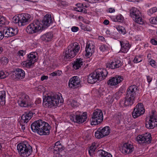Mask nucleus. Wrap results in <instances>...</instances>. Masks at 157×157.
Instances as JSON below:
<instances>
[{
	"label": "nucleus",
	"instance_id": "bf43d9fd",
	"mask_svg": "<svg viewBox=\"0 0 157 157\" xmlns=\"http://www.w3.org/2000/svg\"><path fill=\"white\" fill-rule=\"evenodd\" d=\"M5 36L4 33L2 31H0V40H2Z\"/></svg>",
	"mask_w": 157,
	"mask_h": 157
},
{
	"label": "nucleus",
	"instance_id": "423d86ee",
	"mask_svg": "<svg viewBox=\"0 0 157 157\" xmlns=\"http://www.w3.org/2000/svg\"><path fill=\"white\" fill-rule=\"evenodd\" d=\"M17 149L20 156L28 157L32 153V147L27 143L19 144L17 146Z\"/></svg>",
	"mask_w": 157,
	"mask_h": 157
},
{
	"label": "nucleus",
	"instance_id": "c03bdc74",
	"mask_svg": "<svg viewBox=\"0 0 157 157\" xmlns=\"http://www.w3.org/2000/svg\"><path fill=\"white\" fill-rule=\"evenodd\" d=\"M99 49L102 52H104L108 50V47L107 45L103 44L100 46Z\"/></svg>",
	"mask_w": 157,
	"mask_h": 157
},
{
	"label": "nucleus",
	"instance_id": "a18cd8bd",
	"mask_svg": "<svg viewBox=\"0 0 157 157\" xmlns=\"http://www.w3.org/2000/svg\"><path fill=\"white\" fill-rule=\"evenodd\" d=\"M107 99L108 100L107 101L110 103H112L114 101V98L113 95H109L107 97Z\"/></svg>",
	"mask_w": 157,
	"mask_h": 157
},
{
	"label": "nucleus",
	"instance_id": "b1692460",
	"mask_svg": "<svg viewBox=\"0 0 157 157\" xmlns=\"http://www.w3.org/2000/svg\"><path fill=\"white\" fill-rule=\"evenodd\" d=\"M121 46V48L120 52L123 53H127L130 48L129 43L127 41H119Z\"/></svg>",
	"mask_w": 157,
	"mask_h": 157
},
{
	"label": "nucleus",
	"instance_id": "dca6fc26",
	"mask_svg": "<svg viewBox=\"0 0 157 157\" xmlns=\"http://www.w3.org/2000/svg\"><path fill=\"white\" fill-rule=\"evenodd\" d=\"M124 80L122 76L116 75L115 76L111 77L107 82L108 84L110 86H118L119 84Z\"/></svg>",
	"mask_w": 157,
	"mask_h": 157
},
{
	"label": "nucleus",
	"instance_id": "f3484780",
	"mask_svg": "<svg viewBox=\"0 0 157 157\" xmlns=\"http://www.w3.org/2000/svg\"><path fill=\"white\" fill-rule=\"evenodd\" d=\"M68 85L70 88L75 89L80 85V80L77 76H75L69 80Z\"/></svg>",
	"mask_w": 157,
	"mask_h": 157
},
{
	"label": "nucleus",
	"instance_id": "c9c22d12",
	"mask_svg": "<svg viewBox=\"0 0 157 157\" xmlns=\"http://www.w3.org/2000/svg\"><path fill=\"white\" fill-rule=\"evenodd\" d=\"M143 59L142 57L140 56H136L134 58L133 62L134 63H137L142 61Z\"/></svg>",
	"mask_w": 157,
	"mask_h": 157
},
{
	"label": "nucleus",
	"instance_id": "864d4df0",
	"mask_svg": "<svg viewBox=\"0 0 157 157\" xmlns=\"http://www.w3.org/2000/svg\"><path fill=\"white\" fill-rule=\"evenodd\" d=\"M79 28L78 27L74 26L71 28V31L74 32H76L78 30Z\"/></svg>",
	"mask_w": 157,
	"mask_h": 157
},
{
	"label": "nucleus",
	"instance_id": "338daca9",
	"mask_svg": "<svg viewBox=\"0 0 157 157\" xmlns=\"http://www.w3.org/2000/svg\"><path fill=\"white\" fill-rule=\"evenodd\" d=\"M3 51L2 48L0 46V54Z\"/></svg>",
	"mask_w": 157,
	"mask_h": 157
},
{
	"label": "nucleus",
	"instance_id": "9b49d317",
	"mask_svg": "<svg viewBox=\"0 0 157 157\" xmlns=\"http://www.w3.org/2000/svg\"><path fill=\"white\" fill-rule=\"evenodd\" d=\"M37 53L35 52H31L27 56V59L23 62V64L26 67L30 68L33 65L35 62L36 61L37 59Z\"/></svg>",
	"mask_w": 157,
	"mask_h": 157
},
{
	"label": "nucleus",
	"instance_id": "473e14b6",
	"mask_svg": "<svg viewBox=\"0 0 157 157\" xmlns=\"http://www.w3.org/2000/svg\"><path fill=\"white\" fill-rule=\"evenodd\" d=\"M6 93L4 90L0 91V105H4L6 103Z\"/></svg>",
	"mask_w": 157,
	"mask_h": 157
},
{
	"label": "nucleus",
	"instance_id": "6ab92c4d",
	"mask_svg": "<svg viewBox=\"0 0 157 157\" xmlns=\"http://www.w3.org/2000/svg\"><path fill=\"white\" fill-rule=\"evenodd\" d=\"M133 145L128 143H125L122 146L121 151L122 153L128 154L132 152L134 150Z\"/></svg>",
	"mask_w": 157,
	"mask_h": 157
},
{
	"label": "nucleus",
	"instance_id": "79ce46f5",
	"mask_svg": "<svg viewBox=\"0 0 157 157\" xmlns=\"http://www.w3.org/2000/svg\"><path fill=\"white\" fill-rule=\"evenodd\" d=\"M117 30L119 33L124 34L126 33V31L124 27L121 26L117 28Z\"/></svg>",
	"mask_w": 157,
	"mask_h": 157
},
{
	"label": "nucleus",
	"instance_id": "c85d7f7f",
	"mask_svg": "<svg viewBox=\"0 0 157 157\" xmlns=\"http://www.w3.org/2000/svg\"><path fill=\"white\" fill-rule=\"evenodd\" d=\"M14 72L15 74V78L21 79L25 78V73L22 69L20 68H17L14 71Z\"/></svg>",
	"mask_w": 157,
	"mask_h": 157
},
{
	"label": "nucleus",
	"instance_id": "ddd939ff",
	"mask_svg": "<svg viewBox=\"0 0 157 157\" xmlns=\"http://www.w3.org/2000/svg\"><path fill=\"white\" fill-rule=\"evenodd\" d=\"M151 136L150 133L139 135L137 137V141L139 144H149L151 142Z\"/></svg>",
	"mask_w": 157,
	"mask_h": 157
},
{
	"label": "nucleus",
	"instance_id": "f03ea898",
	"mask_svg": "<svg viewBox=\"0 0 157 157\" xmlns=\"http://www.w3.org/2000/svg\"><path fill=\"white\" fill-rule=\"evenodd\" d=\"M139 90L135 85H131L127 90V94L125 99L123 103L124 106H131L134 103L136 98L140 95Z\"/></svg>",
	"mask_w": 157,
	"mask_h": 157
},
{
	"label": "nucleus",
	"instance_id": "aec40b11",
	"mask_svg": "<svg viewBox=\"0 0 157 157\" xmlns=\"http://www.w3.org/2000/svg\"><path fill=\"white\" fill-rule=\"evenodd\" d=\"M157 125V119L154 115L151 116L149 121L145 124L146 127L149 129H153Z\"/></svg>",
	"mask_w": 157,
	"mask_h": 157
},
{
	"label": "nucleus",
	"instance_id": "0e129e2a",
	"mask_svg": "<svg viewBox=\"0 0 157 157\" xmlns=\"http://www.w3.org/2000/svg\"><path fill=\"white\" fill-rule=\"evenodd\" d=\"M103 24L106 25H108L109 24V21L108 20H105L103 22Z\"/></svg>",
	"mask_w": 157,
	"mask_h": 157
},
{
	"label": "nucleus",
	"instance_id": "393cba45",
	"mask_svg": "<svg viewBox=\"0 0 157 157\" xmlns=\"http://www.w3.org/2000/svg\"><path fill=\"white\" fill-rule=\"evenodd\" d=\"M42 22V24H41L43 25V27L42 28V29L44 27H45V26L48 27L50 25V24L52 22L51 14H46L44 17Z\"/></svg>",
	"mask_w": 157,
	"mask_h": 157
},
{
	"label": "nucleus",
	"instance_id": "13d9d810",
	"mask_svg": "<svg viewBox=\"0 0 157 157\" xmlns=\"http://www.w3.org/2000/svg\"><path fill=\"white\" fill-rule=\"evenodd\" d=\"M76 11L79 12H84V13H86L87 10L85 9L84 10L82 9L79 8V10H76Z\"/></svg>",
	"mask_w": 157,
	"mask_h": 157
},
{
	"label": "nucleus",
	"instance_id": "7ed1b4c3",
	"mask_svg": "<svg viewBox=\"0 0 157 157\" xmlns=\"http://www.w3.org/2000/svg\"><path fill=\"white\" fill-rule=\"evenodd\" d=\"M63 102L62 98H60L59 96L55 94L53 95L45 96L43 98V105L45 107L51 108L58 106L59 102L62 103Z\"/></svg>",
	"mask_w": 157,
	"mask_h": 157
},
{
	"label": "nucleus",
	"instance_id": "a211bd4d",
	"mask_svg": "<svg viewBox=\"0 0 157 157\" xmlns=\"http://www.w3.org/2000/svg\"><path fill=\"white\" fill-rule=\"evenodd\" d=\"M94 72L98 78V80L100 81L105 79L108 73L107 71L104 68H98Z\"/></svg>",
	"mask_w": 157,
	"mask_h": 157
},
{
	"label": "nucleus",
	"instance_id": "cd10ccee",
	"mask_svg": "<svg viewBox=\"0 0 157 157\" xmlns=\"http://www.w3.org/2000/svg\"><path fill=\"white\" fill-rule=\"evenodd\" d=\"M33 116V113L30 111L28 113H25L22 115L21 120V122L22 123L28 122Z\"/></svg>",
	"mask_w": 157,
	"mask_h": 157
},
{
	"label": "nucleus",
	"instance_id": "4be33fe9",
	"mask_svg": "<svg viewBox=\"0 0 157 157\" xmlns=\"http://www.w3.org/2000/svg\"><path fill=\"white\" fill-rule=\"evenodd\" d=\"M95 46L92 44H87L86 48L85 54V56L89 58L94 52Z\"/></svg>",
	"mask_w": 157,
	"mask_h": 157
},
{
	"label": "nucleus",
	"instance_id": "09e8293b",
	"mask_svg": "<svg viewBox=\"0 0 157 157\" xmlns=\"http://www.w3.org/2000/svg\"><path fill=\"white\" fill-rule=\"evenodd\" d=\"M115 117L116 118V120L120 121L121 120L122 116L121 113H118L115 115Z\"/></svg>",
	"mask_w": 157,
	"mask_h": 157
},
{
	"label": "nucleus",
	"instance_id": "8fccbe9b",
	"mask_svg": "<svg viewBox=\"0 0 157 157\" xmlns=\"http://www.w3.org/2000/svg\"><path fill=\"white\" fill-rule=\"evenodd\" d=\"M71 105L72 107H77L78 105V103L77 101L75 100H73L71 103Z\"/></svg>",
	"mask_w": 157,
	"mask_h": 157
},
{
	"label": "nucleus",
	"instance_id": "0eeeda50",
	"mask_svg": "<svg viewBox=\"0 0 157 157\" xmlns=\"http://www.w3.org/2000/svg\"><path fill=\"white\" fill-rule=\"evenodd\" d=\"M70 120L73 122L79 124L84 122L86 120L87 116L86 112L82 113L81 112H77L73 113L69 116Z\"/></svg>",
	"mask_w": 157,
	"mask_h": 157
},
{
	"label": "nucleus",
	"instance_id": "58836bf2",
	"mask_svg": "<svg viewBox=\"0 0 157 157\" xmlns=\"http://www.w3.org/2000/svg\"><path fill=\"white\" fill-rule=\"evenodd\" d=\"M101 157H112L111 155L105 151H102L101 152Z\"/></svg>",
	"mask_w": 157,
	"mask_h": 157
},
{
	"label": "nucleus",
	"instance_id": "4d7b16f0",
	"mask_svg": "<svg viewBox=\"0 0 157 157\" xmlns=\"http://www.w3.org/2000/svg\"><path fill=\"white\" fill-rule=\"evenodd\" d=\"M151 43L153 45H157V41L154 39H152L151 40Z\"/></svg>",
	"mask_w": 157,
	"mask_h": 157
},
{
	"label": "nucleus",
	"instance_id": "f704fd0d",
	"mask_svg": "<svg viewBox=\"0 0 157 157\" xmlns=\"http://www.w3.org/2000/svg\"><path fill=\"white\" fill-rule=\"evenodd\" d=\"M96 149V147L95 145H94L93 144H92V145L90 147V149L88 151L89 153L90 156H93Z\"/></svg>",
	"mask_w": 157,
	"mask_h": 157
},
{
	"label": "nucleus",
	"instance_id": "5701e85b",
	"mask_svg": "<svg viewBox=\"0 0 157 157\" xmlns=\"http://www.w3.org/2000/svg\"><path fill=\"white\" fill-rule=\"evenodd\" d=\"M122 65L121 61L119 60H117L107 63L106 66L107 68L114 69L120 67Z\"/></svg>",
	"mask_w": 157,
	"mask_h": 157
},
{
	"label": "nucleus",
	"instance_id": "2eb2a0df",
	"mask_svg": "<svg viewBox=\"0 0 157 157\" xmlns=\"http://www.w3.org/2000/svg\"><path fill=\"white\" fill-rule=\"evenodd\" d=\"M110 129L109 126H106L102 129L99 128L95 132V136L99 139L108 135L110 132Z\"/></svg>",
	"mask_w": 157,
	"mask_h": 157
},
{
	"label": "nucleus",
	"instance_id": "9d476101",
	"mask_svg": "<svg viewBox=\"0 0 157 157\" xmlns=\"http://www.w3.org/2000/svg\"><path fill=\"white\" fill-rule=\"evenodd\" d=\"M42 27L38 21L36 20L27 26L26 31L29 34H33L41 30Z\"/></svg>",
	"mask_w": 157,
	"mask_h": 157
},
{
	"label": "nucleus",
	"instance_id": "7c9ffc66",
	"mask_svg": "<svg viewBox=\"0 0 157 157\" xmlns=\"http://www.w3.org/2000/svg\"><path fill=\"white\" fill-rule=\"evenodd\" d=\"M53 37V34L52 32H48L42 35L40 37L41 39L45 42L51 41Z\"/></svg>",
	"mask_w": 157,
	"mask_h": 157
},
{
	"label": "nucleus",
	"instance_id": "e2e57ef3",
	"mask_svg": "<svg viewBox=\"0 0 157 157\" xmlns=\"http://www.w3.org/2000/svg\"><path fill=\"white\" fill-rule=\"evenodd\" d=\"M115 11L114 9L112 8H109V12L110 13H113Z\"/></svg>",
	"mask_w": 157,
	"mask_h": 157
},
{
	"label": "nucleus",
	"instance_id": "39448f33",
	"mask_svg": "<svg viewBox=\"0 0 157 157\" xmlns=\"http://www.w3.org/2000/svg\"><path fill=\"white\" fill-rule=\"evenodd\" d=\"M80 49V45L78 43L74 42L70 44L68 46L67 50L64 56V59L74 58L78 54Z\"/></svg>",
	"mask_w": 157,
	"mask_h": 157
},
{
	"label": "nucleus",
	"instance_id": "de8ad7c7",
	"mask_svg": "<svg viewBox=\"0 0 157 157\" xmlns=\"http://www.w3.org/2000/svg\"><path fill=\"white\" fill-rule=\"evenodd\" d=\"M121 95V94L119 92H116L115 94H114L113 95V96L114 99H115L116 100H117L120 98V97Z\"/></svg>",
	"mask_w": 157,
	"mask_h": 157
},
{
	"label": "nucleus",
	"instance_id": "bb28decb",
	"mask_svg": "<svg viewBox=\"0 0 157 157\" xmlns=\"http://www.w3.org/2000/svg\"><path fill=\"white\" fill-rule=\"evenodd\" d=\"M33 116V113L30 111L28 113H25L22 115L21 120V122L22 123L28 122Z\"/></svg>",
	"mask_w": 157,
	"mask_h": 157
},
{
	"label": "nucleus",
	"instance_id": "052dcab7",
	"mask_svg": "<svg viewBox=\"0 0 157 157\" xmlns=\"http://www.w3.org/2000/svg\"><path fill=\"white\" fill-rule=\"evenodd\" d=\"M48 77L47 76L43 75L41 77V81H43L45 79H48Z\"/></svg>",
	"mask_w": 157,
	"mask_h": 157
},
{
	"label": "nucleus",
	"instance_id": "412c9836",
	"mask_svg": "<svg viewBox=\"0 0 157 157\" xmlns=\"http://www.w3.org/2000/svg\"><path fill=\"white\" fill-rule=\"evenodd\" d=\"M63 150V147L61 145L59 141L56 142L53 148L52 151L55 154H56V157H61V155H59L58 152H61Z\"/></svg>",
	"mask_w": 157,
	"mask_h": 157
},
{
	"label": "nucleus",
	"instance_id": "680f3d73",
	"mask_svg": "<svg viewBox=\"0 0 157 157\" xmlns=\"http://www.w3.org/2000/svg\"><path fill=\"white\" fill-rule=\"evenodd\" d=\"M147 78L148 82L150 83L152 81L151 78L150 76H147Z\"/></svg>",
	"mask_w": 157,
	"mask_h": 157
},
{
	"label": "nucleus",
	"instance_id": "774afa93",
	"mask_svg": "<svg viewBox=\"0 0 157 157\" xmlns=\"http://www.w3.org/2000/svg\"><path fill=\"white\" fill-rule=\"evenodd\" d=\"M3 157H13L12 156L9 155H5V156H3Z\"/></svg>",
	"mask_w": 157,
	"mask_h": 157
},
{
	"label": "nucleus",
	"instance_id": "37998d69",
	"mask_svg": "<svg viewBox=\"0 0 157 157\" xmlns=\"http://www.w3.org/2000/svg\"><path fill=\"white\" fill-rule=\"evenodd\" d=\"M62 71L58 70L57 71L53 72L50 74V75L52 76H60L62 74Z\"/></svg>",
	"mask_w": 157,
	"mask_h": 157
},
{
	"label": "nucleus",
	"instance_id": "49530a36",
	"mask_svg": "<svg viewBox=\"0 0 157 157\" xmlns=\"http://www.w3.org/2000/svg\"><path fill=\"white\" fill-rule=\"evenodd\" d=\"M150 21L152 24L157 25V16L156 18H151L150 19Z\"/></svg>",
	"mask_w": 157,
	"mask_h": 157
},
{
	"label": "nucleus",
	"instance_id": "72a5a7b5",
	"mask_svg": "<svg viewBox=\"0 0 157 157\" xmlns=\"http://www.w3.org/2000/svg\"><path fill=\"white\" fill-rule=\"evenodd\" d=\"M157 11V7H154L148 10L147 12L148 15L151 16Z\"/></svg>",
	"mask_w": 157,
	"mask_h": 157
},
{
	"label": "nucleus",
	"instance_id": "a19ab883",
	"mask_svg": "<svg viewBox=\"0 0 157 157\" xmlns=\"http://www.w3.org/2000/svg\"><path fill=\"white\" fill-rule=\"evenodd\" d=\"M6 24V19L5 17L0 16V29Z\"/></svg>",
	"mask_w": 157,
	"mask_h": 157
},
{
	"label": "nucleus",
	"instance_id": "3c124183",
	"mask_svg": "<svg viewBox=\"0 0 157 157\" xmlns=\"http://www.w3.org/2000/svg\"><path fill=\"white\" fill-rule=\"evenodd\" d=\"M98 92L100 97L105 94V92L101 89H100L99 90Z\"/></svg>",
	"mask_w": 157,
	"mask_h": 157
},
{
	"label": "nucleus",
	"instance_id": "f8f14e48",
	"mask_svg": "<svg viewBox=\"0 0 157 157\" xmlns=\"http://www.w3.org/2000/svg\"><path fill=\"white\" fill-rule=\"evenodd\" d=\"M18 105L21 107H30L32 105L29 100V96L26 94H23L19 98L18 100Z\"/></svg>",
	"mask_w": 157,
	"mask_h": 157
},
{
	"label": "nucleus",
	"instance_id": "6e6d98bb",
	"mask_svg": "<svg viewBox=\"0 0 157 157\" xmlns=\"http://www.w3.org/2000/svg\"><path fill=\"white\" fill-rule=\"evenodd\" d=\"M6 77V75L2 71H0V78H4Z\"/></svg>",
	"mask_w": 157,
	"mask_h": 157
},
{
	"label": "nucleus",
	"instance_id": "1a4fd4ad",
	"mask_svg": "<svg viewBox=\"0 0 157 157\" xmlns=\"http://www.w3.org/2000/svg\"><path fill=\"white\" fill-rule=\"evenodd\" d=\"M103 115L101 111L99 109L94 110L90 119L92 125L98 124L101 123L103 120Z\"/></svg>",
	"mask_w": 157,
	"mask_h": 157
},
{
	"label": "nucleus",
	"instance_id": "e433bc0d",
	"mask_svg": "<svg viewBox=\"0 0 157 157\" xmlns=\"http://www.w3.org/2000/svg\"><path fill=\"white\" fill-rule=\"evenodd\" d=\"M124 21V18L123 16L121 14L117 15L115 19V21H118L120 22H123Z\"/></svg>",
	"mask_w": 157,
	"mask_h": 157
},
{
	"label": "nucleus",
	"instance_id": "4468645a",
	"mask_svg": "<svg viewBox=\"0 0 157 157\" xmlns=\"http://www.w3.org/2000/svg\"><path fill=\"white\" fill-rule=\"evenodd\" d=\"M145 112V109L143 104L138 103L134 108L132 112V116L134 118H136L143 114Z\"/></svg>",
	"mask_w": 157,
	"mask_h": 157
},
{
	"label": "nucleus",
	"instance_id": "6e6552de",
	"mask_svg": "<svg viewBox=\"0 0 157 157\" xmlns=\"http://www.w3.org/2000/svg\"><path fill=\"white\" fill-rule=\"evenodd\" d=\"M130 16L136 23L140 25L144 24V21L142 19L141 13L136 8L132 7L131 8L130 11Z\"/></svg>",
	"mask_w": 157,
	"mask_h": 157
},
{
	"label": "nucleus",
	"instance_id": "2f4dec72",
	"mask_svg": "<svg viewBox=\"0 0 157 157\" xmlns=\"http://www.w3.org/2000/svg\"><path fill=\"white\" fill-rule=\"evenodd\" d=\"M83 63L82 59L81 58L77 59L73 63V67L75 70L78 69L83 65Z\"/></svg>",
	"mask_w": 157,
	"mask_h": 157
},
{
	"label": "nucleus",
	"instance_id": "c756f323",
	"mask_svg": "<svg viewBox=\"0 0 157 157\" xmlns=\"http://www.w3.org/2000/svg\"><path fill=\"white\" fill-rule=\"evenodd\" d=\"M98 80V78L95 72L91 73L88 76L87 81L88 83L93 84Z\"/></svg>",
	"mask_w": 157,
	"mask_h": 157
},
{
	"label": "nucleus",
	"instance_id": "4c0bfd02",
	"mask_svg": "<svg viewBox=\"0 0 157 157\" xmlns=\"http://www.w3.org/2000/svg\"><path fill=\"white\" fill-rule=\"evenodd\" d=\"M0 62L3 65H6L9 62V59L6 57H3L0 59Z\"/></svg>",
	"mask_w": 157,
	"mask_h": 157
},
{
	"label": "nucleus",
	"instance_id": "20e7f679",
	"mask_svg": "<svg viewBox=\"0 0 157 157\" xmlns=\"http://www.w3.org/2000/svg\"><path fill=\"white\" fill-rule=\"evenodd\" d=\"M31 20L30 15L28 13H21L13 17L12 18L13 22L20 27L24 26Z\"/></svg>",
	"mask_w": 157,
	"mask_h": 157
},
{
	"label": "nucleus",
	"instance_id": "5fc2aeb1",
	"mask_svg": "<svg viewBox=\"0 0 157 157\" xmlns=\"http://www.w3.org/2000/svg\"><path fill=\"white\" fill-rule=\"evenodd\" d=\"M149 63L153 67H155L156 66V65L155 64V61L153 60H151L149 62Z\"/></svg>",
	"mask_w": 157,
	"mask_h": 157
},
{
	"label": "nucleus",
	"instance_id": "69168bd1",
	"mask_svg": "<svg viewBox=\"0 0 157 157\" xmlns=\"http://www.w3.org/2000/svg\"><path fill=\"white\" fill-rule=\"evenodd\" d=\"M25 128V125H23L21 126V129L23 130H24Z\"/></svg>",
	"mask_w": 157,
	"mask_h": 157
},
{
	"label": "nucleus",
	"instance_id": "603ef678",
	"mask_svg": "<svg viewBox=\"0 0 157 157\" xmlns=\"http://www.w3.org/2000/svg\"><path fill=\"white\" fill-rule=\"evenodd\" d=\"M17 54L20 56H23L25 54V52L22 50H20L19 51Z\"/></svg>",
	"mask_w": 157,
	"mask_h": 157
},
{
	"label": "nucleus",
	"instance_id": "ea45409f",
	"mask_svg": "<svg viewBox=\"0 0 157 157\" xmlns=\"http://www.w3.org/2000/svg\"><path fill=\"white\" fill-rule=\"evenodd\" d=\"M81 29L85 31H90L91 30V29L90 27L87 25H84L82 24L81 25Z\"/></svg>",
	"mask_w": 157,
	"mask_h": 157
},
{
	"label": "nucleus",
	"instance_id": "f257e3e1",
	"mask_svg": "<svg viewBox=\"0 0 157 157\" xmlns=\"http://www.w3.org/2000/svg\"><path fill=\"white\" fill-rule=\"evenodd\" d=\"M32 131L41 136L48 135L50 133L51 126L47 122L39 120L33 123L31 125Z\"/></svg>",
	"mask_w": 157,
	"mask_h": 157
},
{
	"label": "nucleus",
	"instance_id": "a878e982",
	"mask_svg": "<svg viewBox=\"0 0 157 157\" xmlns=\"http://www.w3.org/2000/svg\"><path fill=\"white\" fill-rule=\"evenodd\" d=\"M17 29L11 28H6L4 30L5 37H6L12 36L17 33Z\"/></svg>",
	"mask_w": 157,
	"mask_h": 157
}]
</instances>
